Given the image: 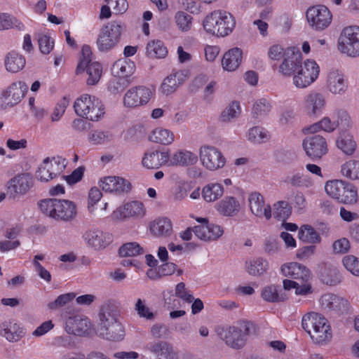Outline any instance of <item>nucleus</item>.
<instances>
[{
	"mask_svg": "<svg viewBox=\"0 0 359 359\" xmlns=\"http://www.w3.org/2000/svg\"><path fill=\"white\" fill-rule=\"evenodd\" d=\"M339 51L351 57L359 56V26L344 27L337 40Z\"/></svg>",
	"mask_w": 359,
	"mask_h": 359,
	"instance_id": "0eeeda50",
	"label": "nucleus"
},
{
	"mask_svg": "<svg viewBox=\"0 0 359 359\" xmlns=\"http://www.w3.org/2000/svg\"><path fill=\"white\" fill-rule=\"evenodd\" d=\"M325 190L327 195L344 205H354L358 202V188L344 180H332L327 182Z\"/></svg>",
	"mask_w": 359,
	"mask_h": 359,
	"instance_id": "7ed1b4c3",
	"label": "nucleus"
},
{
	"mask_svg": "<svg viewBox=\"0 0 359 359\" xmlns=\"http://www.w3.org/2000/svg\"><path fill=\"white\" fill-rule=\"evenodd\" d=\"M271 136L269 133L264 128L254 126L248 130L247 134L248 140L254 144H262L269 140Z\"/></svg>",
	"mask_w": 359,
	"mask_h": 359,
	"instance_id": "de8ad7c7",
	"label": "nucleus"
},
{
	"mask_svg": "<svg viewBox=\"0 0 359 359\" xmlns=\"http://www.w3.org/2000/svg\"><path fill=\"white\" fill-rule=\"evenodd\" d=\"M224 192V187L218 182H210L205 185L201 191L203 199L207 203H213L220 198Z\"/></svg>",
	"mask_w": 359,
	"mask_h": 359,
	"instance_id": "f704fd0d",
	"label": "nucleus"
},
{
	"mask_svg": "<svg viewBox=\"0 0 359 359\" xmlns=\"http://www.w3.org/2000/svg\"><path fill=\"white\" fill-rule=\"evenodd\" d=\"M134 310L140 318L154 320L156 313L147 306L146 300L138 298L134 305Z\"/></svg>",
	"mask_w": 359,
	"mask_h": 359,
	"instance_id": "603ef678",
	"label": "nucleus"
},
{
	"mask_svg": "<svg viewBox=\"0 0 359 359\" xmlns=\"http://www.w3.org/2000/svg\"><path fill=\"white\" fill-rule=\"evenodd\" d=\"M327 87L333 94L344 93L347 89V83L344 74L338 70L330 71L327 75Z\"/></svg>",
	"mask_w": 359,
	"mask_h": 359,
	"instance_id": "c85d7f7f",
	"label": "nucleus"
},
{
	"mask_svg": "<svg viewBox=\"0 0 359 359\" xmlns=\"http://www.w3.org/2000/svg\"><path fill=\"white\" fill-rule=\"evenodd\" d=\"M75 296V294L73 292L60 294L55 301L49 302L47 304V307L52 311L57 310L72 302Z\"/></svg>",
	"mask_w": 359,
	"mask_h": 359,
	"instance_id": "bf43d9fd",
	"label": "nucleus"
},
{
	"mask_svg": "<svg viewBox=\"0 0 359 359\" xmlns=\"http://www.w3.org/2000/svg\"><path fill=\"white\" fill-rule=\"evenodd\" d=\"M320 273L322 281L326 285H337L341 280V276L337 269L332 265L325 264L321 267Z\"/></svg>",
	"mask_w": 359,
	"mask_h": 359,
	"instance_id": "ea45409f",
	"label": "nucleus"
},
{
	"mask_svg": "<svg viewBox=\"0 0 359 359\" xmlns=\"http://www.w3.org/2000/svg\"><path fill=\"white\" fill-rule=\"evenodd\" d=\"M25 58L15 51L7 53L5 58L6 69L12 73H16L22 70L25 67Z\"/></svg>",
	"mask_w": 359,
	"mask_h": 359,
	"instance_id": "58836bf2",
	"label": "nucleus"
},
{
	"mask_svg": "<svg viewBox=\"0 0 359 359\" xmlns=\"http://www.w3.org/2000/svg\"><path fill=\"white\" fill-rule=\"evenodd\" d=\"M15 25L18 29L23 28V25L18 22V20L6 13H0V30L11 29Z\"/></svg>",
	"mask_w": 359,
	"mask_h": 359,
	"instance_id": "680f3d73",
	"label": "nucleus"
},
{
	"mask_svg": "<svg viewBox=\"0 0 359 359\" xmlns=\"http://www.w3.org/2000/svg\"><path fill=\"white\" fill-rule=\"evenodd\" d=\"M290 214V210L285 201H279L274 205L273 216L278 220L284 221Z\"/></svg>",
	"mask_w": 359,
	"mask_h": 359,
	"instance_id": "69168bd1",
	"label": "nucleus"
},
{
	"mask_svg": "<svg viewBox=\"0 0 359 359\" xmlns=\"http://www.w3.org/2000/svg\"><path fill=\"white\" fill-rule=\"evenodd\" d=\"M197 161L198 157L194 153L179 149L171 156L169 154L168 165L187 167L195 164Z\"/></svg>",
	"mask_w": 359,
	"mask_h": 359,
	"instance_id": "cd10ccee",
	"label": "nucleus"
},
{
	"mask_svg": "<svg viewBox=\"0 0 359 359\" xmlns=\"http://www.w3.org/2000/svg\"><path fill=\"white\" fill-rule=\"evenodd\" d=\"M99 186L106 192L123 193L130 189V184L125 179L116 177L107 176L100 180Z\"/></svg>",
	"mask_w": 359,
	"mask_h": 359,
	"instance_id": "5701e85b",
	"label": "nucleus"
},
{
	"mask_svg": "<svg viewBox=\"0 0 359 359\" xmlns=\"http://www.w3.org/2000/svg\"><path fill=\"white\" fill-rule=\"evenodd\" d=\"M98 334L107 340L121 341L125 336V331L122 324L118 321L98 331Z\"/></svg>",
	"mask_w": 359,
	"mask_h": 359,
	"instance_id": "4c0bfd02",
	"label": "nucleus"
},
{
	"mask_svg": "<svg viewBox=\"0 0 359 359\" xmlns=\"http://www.w3.org/2000/svg\"><path fill=\"white\" fill-rule=\"evenodd\" d=\"M142 349L154 356L165 359H179V353L173 346L166 341H153L144 345Z\"/></svg>",
	"mask_w": 359,
	"mask_h": 359,
	"instance_id": "aec40b11",
	"label": "nucleus"
},
{
	"mask_svg": "<svg viewBox=\"0 0 359 359\" xmlns=\"http://www.w3.org/2000/svg\"><path fill=\"white\" fill-rule=\"evenodd\" d=\"M341 175L351 180H359V161L351 159L341 165Z\"/></svg>",
	"mask_w": 359,
	"mask_h": 359,
	"instance_id": "09e8293b",
	"label": "nucleus"
},
{
	"mask_svg": "<svg viewBox=\"0 0 359 359\" xmlns=\"http://www.w3.org/2000/svg\"><path fill=\"white\" fill-rule=\"evenodd\" d=\"M123 29V24L118 21H111L103 25L96 41L98 50L107 53L114 49L120 41Z\"/></svg>",
	"mask_w": 359,
	"mask_h": 359,
	"instance_id": "39448f33",
	"label": "nucleus"
},
{
	"mask_svg": "<svg viewBox=\"0 0 359 359\" xmlns=\"http://www.w3.org/2000/svg\"><path fill=\"white\" fill-rule=\"evenodd\" d=\"M342 263L353 275L359 276V258L352 255H346L342 259Z\"/></svg>",
	"mask_w": 359,
	"mask_h": 359,
	"instance_id": "052dcab7",
	"label": "nucleus"
},
{
	"mask_svg": "<svg viewBox=\"0 0 359 359\" xmlns=\"http://www.w3.org/2000/svg\"><path fill=\"white\" fill-rule=\"evenodd\" d=\"M169 161V152L167 151H149L146 152L142 158V164L149 169L158 168L163 165H168Z\"/></svg>",
	"mask_w": 359,
	"mask_h": 359,
	"instance_id": "bb28decb",
	"label": "nucleus"
},
{
	"mask_svg": "<svg viewBox=\"0 0 359 359\" xmlns=\"http://www.w3.org/2000/svg\"><path fill=\"white\" fill-rule=\"evenodd\" d=\"M82 238L88 247L95 250L105 248L112 241L111 236L109 233L97 228L88 229L83 233Z\"/></svg>",
	"mask_w": 359,
	"mask_h": 359,
	"instance_id": "2eb2a0df",
	"label": "nucleus"
},
{
	"mask_svg": "<svg viewBox=\"0 0 359 359\" xmlns=\"http://www.w3.org/2000/svg\"><path fill=\"white\" fill-rule=\"evenodd\" d=\"M261 296L267 302H278L285 299L283 294H279L278 287L274 285L264 287L262 290Z\"/></svg>",
	"mask_w": 359,
	"mask_h": 359,
	"instance_id": "5fc2aeb1",
	"label": "nucleus"
},
{
	"mask_svg": "<svg viewBox=\"0 0 359 359\" xmlns=\"http://www.w3.org/2000/svg\"><path fill=\"white\" fill-rule=\"evenodd\" d=\"M134 69V63L127 60L116 61L113 66V71L118 77H128L133 73Z\"/></svg>",
	"mask_w": 359,
	"mask_h": 359,
	"instance_id": "864d4df0",
	"label": "nucleus"
},
{
	"mask_svg": "<svg viewBox=\"0 0 359 359\" xmlns=\"http://www.w3.org/2000/svg\"><path fill=\"white\" fill-rule=\"evenodd\" d=\"M143 248L136 242L127 243L119 249V254L121 257H135L143 254Z\"/></svg>",
	"mask_w": 359,
	"mask_h": 359,
	"instance_id": "13d9d810",
	"label": "nucleus"
},
{
	"mask_svg": "<svg viewBox=\"0 0 359 359\" xmlns=\"http://www.w3.org/2000/svg\"><path fill=\"white\" fill-rule=\"evenodd\" d=\"M326 104V98L323 93L312 90L304 99V107L310 116L320 114Z\"/></svg>",
	"mask_w": 359,
	"mask_h": 359,
	"instance_id": "412c9836",
	"label": "nucleus"
},
{
	"mask_svg": "<svg viewBox=\"0 0 359 359\" xmlns=\"http://www.w3.org/2000/svg\"><path fill=\"white\" fill-rule=\"evenodd\" d=\"M118 312L110 304H103L99 312V324L97 332L118 321Z\"/></svg>",
	"mask_w": 359,
	"mask_h": 359,
	"instance_id": "c756f323",
	"label": "nucleus"
},
{
	"mask_svg": "<svg viewBox=\"0 0 359 359\" xmlns=\"http://www.w3.org/2000/svg\"><path fill=\"white\" fill-rule=\"evenodd\" d=\"M91 58L92 51L90 47L88 45L83 46L76 72V74H80L86 69L87 74H88L87 83L88 85H95L101 78L102 68L99 62H91Z\"/></svg>",
	"mask_w": 359,
	"mask_h": 359,
	"instance_id": "6e6552de",
	"label": "nucleus"
},
{
	"mask_svg": "<svg viewBox=\"0 0 359 359\" xmlns=\"http://www.w3.org/2000/svg\"><path fill=\"white\" fill-rule=\"evenodd\" d=\"M252 327V323L244 321L237 327L230 326L222 329L219 335L227 346L234 349H240L245 346Z\"/></svg>",
	"mask_w": 359,
	"mask_h": 359,
	"instance_id": "423d86ee",
	"label": "nucleus"
},
{
	"mask_svg": "<svg viewBox=\"0 0 359 359\" xmlns=\"http://www.w3.org/2000/svg\"><path fill=\"white\" fill-rule=\"evenodd\" d=\"M175 24L182 32H188L192 26V17L184 11H177L174 17Z\"/></svg>",
	"mask_w": 359,
	"mask_h": 359,
	"instance_id": "6e6d98bb",
	"label": "nucleus"
},
{
	"mask_svg": "<svg viewBox=\"0 0 359 359\" xmlns=\"http://www.w3.org/2000/svg\"><path fill=\"white\" fill-rule=\"evenodd\" d=\"M299 238L308 243H318L320 241L319 233L311 225H302L298 233Z\"/></svg>",
	"mask_w": 359,
	"mask_h": 359,
	"instance_id": "8fccbe9b",
	"label": "nucleus"
},
{
	"mask_svg": "<svg viewBox=\"0 0 359 359\" xmlns=\"http://www.w3.org/2000/svg\"><path fill=\"white\" fill-rule=\"evenodd\" d=\"M74 108L78 116L92 121H98L104 114L102 102L88 94L78 97L74 102Z\"/></svg>",
	"mask_w": 359,
	"mask_h": 359,
	"instance_id": "20e7f679",
	"label": "nucleus"
},
{
	"mask_svg": "<svg viewBox=\"0 0 359 359\" xmlns=\"http://www.w3.org/2000/svg\"><path fill=\"white\" fill-rule=\"evenodd\" d=\"M38 205L43 215L60 222L58 214H60V199H43L39 202Z\"/></svg>",
	"mask_w": 359,
	"mask_h": 359,
	"instance_id": "473e14b6",
	"label": "nucleus"
},
{
	"mask_svg": "<svg viewBox=\"0 0 359 359\" xmlns=\"http://www.w3.org/2000/svg\"><path fill=\"white\" fill-rule=\"evenodd\" d=\"M240 203L233 196H226L216 205L219 213L224 217H232L240 210Z\"/></svg>",
	"mask_w": 359,
	"mask_h": 359,
	"instance_id": "72a5a7b5",
	"label": "nucleus"
},
{
	"mask_svg": "<svg viewBox=\"0 0 359 359\" xmlns=\"http://www.w3.org/2000/svg\"><path fill=\"white\" fill-rule=\"evenodd\" d=\"M149 139L154 142L168 145L174 141L175 136L172 131L158 128L152 131Z\"/></svg>",
	"mask_w": 359,
	"mask_h": 359,
	"instance_id": "49530a36",
	"label": "nucleus"
},
{
	"mask_svg": "<svg viewBox=\"0 0 359 359\" xmlns=\"http://www.w3.org/2000/svg\"><path fill=\"white\" fill-rule=\"evenodd\" d=\"M302 327L316 344H323L332 338L327 320L321 314L311 312L304 315L302 320Z\"/></svg>",
	"mask_w": 359,
	"mask_h": 359,
	"instance_id": "f03ea898",
	"label": "nucleus"
},
{
	"mask_svg": "<svg viewBox=\"0 0 359 359\" xmlns=\"http://www.w3.org/2000/svg\"><path fill=\"white\" fill-rule=\"evenodd\" d=\"M269 268V262L261 257H258L245 263L247 272L254 276H260L265 273Z\"/></svg>",
	"mask_w": 359,
	"mask_h": 359,
	"instance_id": "c03bdc74",
	"label": "nucleus"
},
{
	"mask_svg": "<svg viewBox=\"0 0 359 359\" xmlns=\"http://www.w3.org/2000/svg\"><path fill=\"white\" fill-rule=\"evenodd\" d=\"M199 158L202 165L209 170H217L224 166L226 159L215 147L205 144L199 149Z\"/></svg>",
	"mask_w": 359,
	"mask_h": 359,
	"instance_id": "f8f14e48",
	"label": "nucleus"
},
{
	"mask_svg": "<svg viewBox=\"0 0 359 359\" xmlns=\"http://www.w3.org/2000/svg\"><path fill=\"white\" fill-rule=\"evenodd\" d=\"M150 231L156 236H168L172 232L171 221L166 217H160L151 222Z\"/></svg>",
	"mask_w": 359,
	"mask_h": 359,
	"instance_id": "e433bc0d",
	"label": "nucleus"
},
{
	"mask_svg": "<svg viewBox=\"0 0 359 359\" xmlns=\"http://www.w3.org/2000/svg\"><path fill=\"white\" fill-rule=\"evenodd\" d=\"M306 17L309 26L316 31L325 29L332 20L330 11L321 4L310 6L306 12Z\"/></svg>",
	"mask_w": 359,
	"mask_h": 359,
	"instance_id": "9d476101",
	"label": "nucleus"
},
{
	"mask_svg": "<svg viewBox=\"0 0 359 359\" xmlns=\"http://www.w3.org/2000/svg\"><path fill=\"white\" fill-rule=\"evenodd\" d=\"M320 303L325 310L339 311L345 306L346 301L333 294H325L321 297Z\"/></svg>",
	"mask_w": 359,
	"mask_h": 359,
	"instance_id": "79ce46f5",
	"label": "nucleus"
},
{
	"mask_svg": "<svg viewBox=\"0 0 359 359\" xmlns=\"http://www.w3.org/2000/svg\"><path fill=\"white\" fill-rule=\"evenodd\" d=\"M320 68L316 61L306 60L302 63L292 78V83L297 88H305L313 83L318 77Z\"/></svg>",
	"mask_w": 359,
	"mask_h": 359,
	"instance_id": "1a4fd4ad",
	"label": "nucleus"
},
{
	"mask_svg": "<svg viewBox=\"0 0 359 359\" xmlns=\"http://www.w3.org/2000/svg\"><path fill=\"white\" fill-rule=\"evenodd\" d=\"M250 210L258 217H264L266 219L271 217V207L266 205L263 196L257 192L252 193L248 198Z\"/></svg>",
	"mask_w": 359,
	"mask_h": 359,
	"instance_id": "393cba45",
	"label": "nucleus"
},
{
	"mask_svg": "<svg viewBox=\"0 0 359 359\" xmlns=\"http://www.w3.org/2000/svg\"><path fill=\"white\" fill-rule=\"evenodd\" d=\"M32 186L33 179L29 173L18 174L8 182V193L16 198L26 194Z\"/></svg>",
	"mask_w": 359,
	"mask_h": 359,
	"instance_id": "4468645a",
	"label": "nucleus"
},
{
	"mask_svg": "<svg viewBox=\"0 0 359 359\" xmlns=\"http://www.w3.org/2000/svg\"><path fill=\"white\" fill-rule=\"evenodd\" d=\"M242 55V50L238 48H234L226 52L222 60L224 70L227 72L236 70L241 63Z\"/></svg>",
	"mask_w": 359,
	"mask_h": 359,
	"instance_id": "2f4dec72",
	"label": "nucleus"
},
{
	"mask_svg": "<svg viewBox=\"0 0 359 359\" xmlns=\"http://www.w3.org/2000/svg\"><path fill=\"white\" fill-rule=\"evenodd\" d=\"M65 165V159L62 157L46 158L39 165L36 177L41 182H48L60 175Z\"/></svg>",
	"mask_w": 359,
	"mask_h": 359,
	"instance_id": "9b49d317",
	"label": "nucleus"
},
{
	"mask_svg": "<svg viewBox=\"0 0 359 359\" xmlns=\"http://www.w3.org/2000/svg\"><path fill=\"white\" fill-rule=\"evenodd\" d=\"M60 214H58L60 222H70L76 217L77 206L74 202L60 199Z\"/></svg>",
	"mask_w": 359,
	"mask_h": 359,
	"instance_id": "37998d69",
	"label": "nucleus"
},
{
	"mask_svg": "<svg viewBox=\"0 0 359 359\" xmlns=\"http://www.w3.org/2000/svg\"><path fill=\"white\" fill-rule=\"evenodd\" d=\"M280 270L283 276L304 282H307L311 277L309 269L297 262L284 264L281 266Z\"/></svg>",
	"mask_w": 359,
	"mask_h": 359,
	"instance_id": "b1692460",
	"label": "nucleus"
},
{
	"mask_svg": "<svg viewBox=\"0 0 359 359\" xmlns=\"http://www.w3.org/2000/svg\"><path fill=\"white\" fill-rule=\"evenodd\" d=\"M90 323L88 318L80 316L69 317L65 322L66 331L74 335H84L88 334Z\"/></svg>",
	"mask_w": 359,
	"mask_h": 359,
	"instance_id": "a878e982",
	"label": "nucleus"
},
{
	"mask_svg": "<svg viewBox=\"0 0 359 359\" xmlns=\"http://www.w3.org/2000/svg\"><path fill=\"white\" fill-rule=\"evenodd\" d=\"M69 104V102L66 98L61 100L55 107L50 118L53 122L58 121L65 112Z\"/></svg>",
	"mask_w": 359,
	"mask_h": 359,
	"instance_id": "774afa93",
	"label": "nucleus"
},
{
	"mask_svg": "<svg viewBox=\"0 0 359 359\" xmlns=\"http://www.w3.org/2000/svg\"><path fill=\"white\" fill-rule=\"evenodd\" d=\"M271 109L270 102L265 98H262L254 103L252 113L255 118H258L267 115Z\"/></svg>",
	"mask_w": 359,
	"mask_h": 359,
	"instance_id": "4d7b16f0",
	"label": "nucleus"
},
{
	"mask_svg": "<svg viewBox=\"0 0 359 359\" xmlns=\"http://www.w3.org/2000/svg\"><path fill=\"white\" fill-rule=\"evenodd\" d=\"M38 43L39 49L43 54L50 53L54 46V41L46 34H39Z\"/></svg>",
	"mask_w": 359,
	"mask_h": 359,
	"instance_id": "338daca9",
	"label": "nucleus"
},
{
	"mask_svg": "<svg viewBox=\"0 0 359 359\" xmlns=\"http://www.w3.org/2000/svg\"><path fill=\"white\" fill-rule=\"evenodd\" d=\"M203 26L208 33L224 37L232 32L236 26V20L230 13L215 10L206 15Z\"/></svg>",
	"mask_w": 359,
	"mask_h": 359,
	"instance_id": "f257e3e1",
	"label": "nucleus"
},
{
	"mask_svg": "<svg viewBox=\"0 0 359 359\" xmlns=\"http://www.w3.org/2000/svg\"><path fill=\"white\" fill-rule=\"evenodd\" d=\"M303 147L312 159H319L327 154V144L325 139L319 135L308 137L303 141Z\"/></svg>",
	"mask_w": 359,
	"mask_h": 359,
	"instance_id": "a211bd4d",
	"label": "nucleus"
},
{
	"mask_svg": "<svg viewBox=\"0 0 359 359\" xmlns=\"http://www.w3.org/2000/svg\"><path fill=\"white\" fill-rule=\"evenodd\" d=\"M111 139V134L102 130L93 131L88 136L89 141L93 144H103L110 141Z\"/></svg>",
	"mask_w": 359,
	"mask_h": 359,
	"instance_id": "e2e57ef3",
	"label": "nucleus"
},
{
	"mask_svg": "<svg viewBox=\"0 0 359 359\" xmlns=\"http://www.w3.org/2000/svg\"><path fill=\"white\" fill-rule=\"evenodd\" d=\"M193 232L197 238L204 241H212L219 238L224 233V229L219 225L210 223L198 224L193 228Z\"/></svg>",
	"mask_w": 359,
	"mask_h": 359,
	"instance_id": "4be33fe9",
	"label": "nucleus"
},
{
	"mask_svg": "<svg viewBox=\"0 0 359 359\" xmlns=\"http://www.w3.org/2000/svg\"><path fill=\"white\" fill-rule=\"evenodd\" d=\"M187 79V74L182 71L173 72L168 76L161 86V92L168 95L174 93Z\"/></svg>",
	"mask_w": 359,
	"mask_h": 359,
	"instance_id": "7c9ffc66",
	"label": "nucleus"
},
{
	"mask_svg": "<svg viewBox=\"0 0 359 359\" xmlns=\"http://www.w3.org/2000/svg\"><path fill=\"white\" fill-rule=\"evenodd\" d=\"M241 112V109L239 102L233 101L222 111L219 118L222 122L229 123L237 118L240 116Z\"/></svg>",
	"mask_w": 359,
	"mask_h": 359,
	"instance_id": "3c124183",
	"label": "nucleus"
},
{
	"mask_svg": "<svg viewBox=\"0 0 359 359\" xmlns=\"http://www.w3.org/2000/svg\"><path fill=\"white\" fill-rule=\"evenodd\" d=\"M334 122L337 123V127L342 129H347L351 126V118L350 115L344 110H339L333 117Z\"/></svg>",
	"mask_w": 359,
	"mask_h": 359,
	"instance_id": "0e129e2a",
	"label": "nucleus"
},
{
	"mask_svg": "<svg viewBox=\"0 0 359 359\" xmlns=\"http://www.w3.org/2000/svg\"><path fill=\"white\" fill-rule=\"evenodd\" d=\"M302 63V55L297 48H288L285 50L284 59L279 66V72L285 77H294Z\"/></svg>",
	"mask_w": 359,
	"mask_h": 359,
	"instance_id": "ddd939ff",
	"label": "nucleus"
},
{
	"mask_svg": "<svg viewBox=\"0 0 359 359\" xmlns=\"http://www.w3.org/2000/svg\"><path fill=\"white\" fill-rule=\"evenodd\" d=\"M336 144L337 148L347 156L353 155L357 148V143L353 136L349 133L341 134L337 138Z\"/></svg>",
	"mask_w": 359,
	"mask_h": 359,
	"instance_id": "a19ab883",
	"label": "nucleus"
},
{
	"mask_svg": "<svg viewBox=\"0 0 359 359\" xmlns=\"http://www.w3.org/2000/svg\"><path fill=\"white\" fill-rule=\"evenodd\" d=\"M146 53L151 58H164L168 54V50L161 40H152L147 45Z\"/></svg>",
	"mask_w": 359,
	"mask_h": 359,
	"instance_id": "a18cd8bd",
	"label": "nucleus"
},
{
	"mask_svg": "<svg viewBox=\"0 0 359 359\" xmlns=\"http://www.w3.org/2000/svg\"><path fill=\"white\" fill-rule=\"evenodd\" d=\"M151 91L149 88L139 86L129 89L124 95L123 104L127 107H137L146 104L150 100Z\"/></svg>",
	"mask_w": 359,
	"mask_h": 359,
	"instance_id": "f3484780",
	"label": "nucleus"
},
{
	"mask_svg": "<svg viewBox=\"0 0 359 359\" xmlns=\"http://www.w3.org/2000/svg\"><path fill=\"white\" fill-rule=\"evenodd\" d=\"M28 90V86L23 81H19L11 83L2 92L0 99L2 106L13 107L19 103Z\"/></svg>",
	"mask_w": 359,
	"mask_h": 359,
	"instance_id": "dca6fc26",
	"label": "nucleus"
},
{
	"mask_svg": "<svg viewBox=\"0 0 359 359\" xmlns=\"http://www.w3.org/2000/svg\"><path fill=\"white\" fill-rule=\"evenodd\" d=\"M0 334L9 341H17L23 336V330L17 323L6 321L0 325Z\"/></svg>",
	"mask_w": 359,
	"mask_h": 359,
	"instance_id": "c9c22d12",
	"label": "nucleus"
},
{
	"mask_svg": "<svg viewBox=\"0 0 359 359\" xmlns=\"http://www.w3.org/2000/svg\"><path fill=\"white\" fill-rule=\"evenodd\" d=\"M145 215L144 204L137 201L128 202L116 208L111 214L114 220H122L129 217H142Z\"/></svg>",
	"mask_w": 359,
	"mask_h": 359,
	"instance_id": "6ab92c4d",
	"label": "nucleus"
}]
</instances>
